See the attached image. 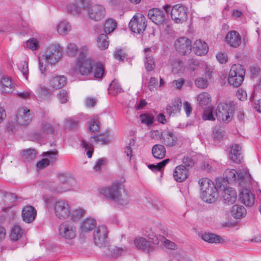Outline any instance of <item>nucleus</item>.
I'll return each instance as SVG.
<instances>
[{"label": "nucleus", "instance_id": "nucleus-1", "mask_svg": "<svg viewBox=\"0 0 261 261\" xmlns=\"http://www.w3.org/2000/svg\"><path fill=\"white\" fill-rule=\"evenodd\" d=\"M101 192L102 195L120 204L125 205L129 201L127 191L121 187L119 182H115L111 186L103 188Z\"/></svg>", "mask_w": 261, "mask_h": 261}, {"label": "nucleus", "instance_id": "nucleus-2", "mask_svg": "<svg viewBox=\"0 0 261 261\" xmlns=\"http://www.w3.org/2000/svg\"><path fill=\"white\" fill-rule=\"evenodd\" d=\"M225 175L228 182L234 184L240 188L249 187L251 185V175L246 171L227 169L225 171Z\"/></svg>", "mask_w": 261, "mask_h": 261}, {"label": "nucleus", "instance_id": "nucleus-3", "mask_svg": "<svg viewBox=\"0 0 261 261\" xmlns=\"http://www.w3.org/2000/svg\"><path fill=\"white\" fill-rule=\"evenodd\" d=\"M198 183L201 192L202 199L207 203L216 201L218 197V193L216 187L217 186L207 178H201L199 180Z\"/></svg>", "mask_w": 261, "mask_h": 261}, {"label": "nucleus", "instance_id": "nucleus-4", "mask_svg": "<svg viewBox=\"0 0 261 261\" xmlns=\"http://www.w3.org/2000/svg\"><path fill=\"white\" fill-rule=\"evenodd\" d=\"M72 181V179L66 174L60 173L58 174L56 181L49 182L47 186L53 193L60 194L70 191L71 189Z\"/></svg>", "mask_w": 261, "mask_h": 261}, {"label": "nucleus", "instance_id": "nucleus-5", "mask_svg": "<svg viewBox=\"0 0 261 261\" xmlns=\"http://www.w3.org/2000/svg\"><path fill=\"white\" fill-rule=\"evenodd\" d=\"M238 108L237 102L232 101L228 103H220L217 106L216 116L218 120L224 123L230 122L233 116L234 111Z\"/></svg>", "mask_w": 261, "mask_h": 261}, {"label": "nucleus", "instance_id": "nucleus-6", "mask_svg": "<svg viewBox=\"0 0 261 261\" xmlns=\"http://www.w3.org/2000/svg\"><path fill=\"white\" fill-rule=\"evenodd\" d=\"M87 51L86 47L81 48V55L78 58L76 65L75 67V70L78 71L81 75H87L91 72L92 65L93 63L92 61L87 58L86 55Z\"/></svg>", "mask_w": 261, "mask_h": 261}, {"label": "nucleus", "instance_id": "nucleus-7", "mask_svg": "<svg viewBox=\"0 0 261 261\" xmlns=\"http://www.w3.org/2000/svg\"><path fill=\"white\" fill-rule=\"evenodd\" d=\"M245 74V70L242 65H233L229 72L228 83L234 87H238L243 82Z\"/></svg>", "mask_w": 261, "mask_h": 261}, {"label": "nucleus", "instance_id": "nucleus-8", "mask_svg": "<svg viewBox=\"0 0 261 261\" xmlns=\"http://www.w3.org/2000/svg\"><path fill=\"white\" fill-rule=\"evenodd\" d=\"M216 185L220 190L223 191L222 197L225 203L232 204L235 202L237 198V192L232 188L226 187V182L224 179L217 178Z\"/></svg>", "mask_w": 261, "mask_h": 261}, {"label": "nucleus", "instance_id": "nucleus-9", "mask_svg": "<svg viewBox=\"0 0 261 261\" xmlns=\"http://www.w3.org/2000/svg\"><path fill=\"white\" fill-rule=\"evenodd\" d=\"M54 213L56 217L60 220L69 218L71 213V208L68 201L59 199L53 204Z\"/></svg>", "mask_w": 261, "mask_h": 261}, {"label": "nucleus", "instance_id": "nucleus-10", "mask_svg": "<svg viewBox=\"0 0 261 261\" xmlns=\"http://www.w3.org/2000/svg\"><path fill=\"white\" fill-rule=\"evenodd\" d=\"M164 10L159 9H152L148 11V16L149 19L155 24L161 25L167 24V20L166 18L165 11L168 13L170 11L171 8L166 5L164 7Z\"/></svg>", "mask_w": 261, "mask_h": 261}, {"label": "nucleus", "instance_id": "nucleus-11", "mask_svg": "<svg viewBox=\"0 0 261 261\" xmlns=\"http://www.w3.org/2000/svg\"><path fill=\"white\" fill-rule=\"evenodd\" d=\"M43 56L47 59L48 64L53 65L59 61L62 56V49L59 44H51L46 49Z\"/></svg>", "mask_w": 261, "mask_h": 261}, {"label": "nucleus", "instance_id": "nucleus-12", "mask_svg": "<svg viewBox=\"0 0 261 261\" xmlns=\"http://www.w3.org/2000/svg\"><path fill=\"white\" fill-rule=\"evenodd\" d=\"M58 232L62 238L71 240L76 236V227L71 222L65 221L59 225Z\"/></svg>", "mask_w": 261, "mask_h": 261}, {"label": "nucleus", "instance_id": "nucleus-13", "mask_svg": "<svg viewBox=\"0 0 261 261\" xmlns=\"http://www.w3.org/2000/svg\"><path fill=\"white\" fill-rule=\"evenodd\" d=\"M146 18L142 14L135 15L129 23L130 30L136 33H143L146 28Z\"/></svg>", "mask_w": 261, "mask_h": 261}, {"label": "nucleus", "instance_id": "nucleus-14", "mask_svg": "<svg viewBox=\"0 0 261 261\" xmlns=\"http://www.w3.org/2000/svg\"><path fill=\"white\" fill-rule=\"evenodd\" d=\"M172 19L177 23L185 21L187 18V9L182 5L174 6L171 10Z\"/></svg>", "mask_w": 261, "mask_h": 261}, {"label": "nucleus", "instance_id": "nucleus-15", "mask_svg": "<svg viewBox=\"0 0 261 261\" xmlns=\"http://www.w3.org/2000/svg\"><path fill=\"white\" fill-rule=\"evenodd\" d=\"M33 115L31 111L26 107L19 108L16 113V120L21 125H27L32 121Z\"/></svg>", "mask_w": 261, "mask_h": 261}, {"label": "nucleus", "instance_id": "nucleus-16", "mask_svg": "<svg viewBox=\"0 0 261 261\" xmlns=\"http://www.w3.org/2000/svg\"><path fill=\"white\" fill-rule=\"evenodd\" d=\"M89 19L98 21L103 19L105 16V8L100 5H91L87 9Z\"/></svg>", "mask_w": 261, "mask_h": 261}, {"label": "nucleus", "instance_id": "nucleus-17", "mask_svg": "<svg viewBox=\"0 0 261 261\" xmlns=\"http://www.w3.org/2000/svg\"><path fill=\"white\" fill-rule=\"evenodd\" d=\"M107 228L105 226H98L94 231L93 237L95 244L102 247L107 243Z\"/></svg>", "mask_w": 261, "mask_h": 261}, {"label": "nucleus", "instance_id": "nucleus-18", "mask_svg": "<svg viewBox=\"0 0 261 261\" xmlns=\"http://www.w3.org/2000/svg\"><path fill=\"white\" fill-rule=\"evenodd\" d=\"M249 187H240V198L241 201L247 206H252L255 201V195L249 189Z\"/></svg>", "mask_w": 261, "mask_h": 261}, {"label": "nucleus", "instance_id": "nucleus-19", "mask_svg": "<svg viewBox=\"0 0 261 261\" xmlns=\"http://www.w3.org/2000/svg\"><path fill=\"white\" fill-rule=\"evenodd\" d=\"M174 46L177 51L185 55L189 53L191 49V41L186 37H181L175 41Z\"/></svg>", "mask_w": 261, "mask_h": 261}, {"label": "nucleus", "instance_id": "nucleus-20", "mask_svg": "<svg viewBox=\"0 0 261 261\" xmlns=\"http://www.w3.org/2000/svg\"><path fill=\"white\" fill-rule=\"evenodd\" d=\"M55 132L54 127L47 122H43L40 125V132H36L33 135L34 140H39L44 137V134L52 135Z\"/></svg>", "mask_w": 261, "mask_h": 261}, {"label": "nucleus", "instance_id": "nucleus-21", "mask_svg": "<svg viewBox=\"0 0 261 261\" xmlns=\"http://www.w3.org/2000/svg\"><path fill=\"white\" fill-rule=\"evenodd\" d=\"M225 41L232 47L237 48L241 43V37L236 31H230L225 36Z\"/></svg>", "mask_w": 261, "mask_h": 261}, {"label": "nucleus", "instance_id": "nucleus-22", "mask_svg": "<svg viewBox=\"0 0 261 261\" xmlns=\"http://www.w3.org/2000/svg\"><path fill=\"white\" fill-rule=\"evenodd\" d=\"M36 216L37 211L33 206L27 205L22 210V218L25 223H32L35 219Z\"/></svg>", "mask_w": 261, "mask_h": 261}, {"label": "nucleus", "instance_id": "nucleus-23", "mask_svg": "<svg viewBox=\"0 0 261 261\" xmlns=\"http://www.w3.org/2000/svg\"><path fill=\"white\" fill-rule=\"evenodd\" d=\"M101 248L102 253L106 255L111 256H117L121 255L126 250V248L117 247L113 245H108L107 243Z\"/></svg>", "mask_w": 261, "mask_h": 261}, {"label": "nucleus", "instance_id": "nucleus-24", "mask_svg": "<svg viewBox=\"0 0 261 261\" xmlns=\"http://www.w3.org/2000/svg\"><path fill=\"white\" fill-rule=\"evenodd\" d=\"M134 243L138 249L146 252L149 253L154 249V247L151 244V242L143 237L136 238L134 240Z\"/></svg>", "mask_w": 261, "mask_h": 261}, {"label": "nucleus", "instance_id": "nucleus-25", "mask_svg": "<svg viewBox=\"0 0 261 261\" xmlns=\"http://www.w3.org/2000/svg\"><path fill=\"white\" fill-rule=\"evenodd\" d=\"M162 142L167 146L172 147L175 146L178 142L176 136L171 132H164L161 137Z\"/></svg>", "mask_w": 261, "mask_h": 261}, {"label": "nucleus", "instance_id": "nucleus-26", "mask_svg": "<svg viewBox=\"0 0 261 261\" xmlns=\"http://www.w3.org/2000/svg\"><path fill=\"white\" fill-rule=\"evenodd\" d=\"M229 158L233 162L239 163L242 159L241 147L239 144L232 145L229 152Z\"/></svg>", "mask_w": 261, "mask_h": 261}, {"label": "nucleus", "instance_id": "nucleus-27", "mask_svg": "<svg viewBox=\"0 0 261 261\" xmlns=\"http://www.w3.org/2000/svg\"><path fill=\"white\" fill-rule=\"evenodd\" d=\"M174 179L177 182L184 181L188 177V170L185 166L179 165L177 166L173 172Z\"/></svg>", "mask_w": 261, "mask_h": 261}, {"label": "nucleus", "instance_id": "nucleus-28", "mask_svg": "<svg viewBox=\"0 0 261 261\" xmlns=\"http://www.w3.org/2000/svg\"><path fill=\"white\" fill-rule=\"evenodd\" d=\"M193 50L198 56L205 55L208 49L207 44L201 40H197L193 44Z\"/></svg>", "mask_w": 261, "mask_h": 261}, {"label": "nucleus", "instance_id": "nucleus-29", "mask_svg": "<svg viewBox=\"0 0 261 261\" xmlns=\"http://www.w3.org/2000/svg\"><path fill=\"white\" fill-rule=\"evenodd\" d=\"M181 106L182 102L180 99H176L167 106L166 111L170 116L174 115L180 112Z\"/></svg>", "mask_w": 261, "mask_h": 261}, {"label": "nucleus", "instance_id": "nucleus-30", "mask_svg": "<svg viewBox=\"0 0 261 261\" xmlns=\"http://www.w3.org/2000/svg\"><path fill=\"white\" fill-rule=\"evenodd\" d=\"M67 83V79L63 75H58L52 77L49 85L52 88L58 89L64 87Z\"/></svg>", "mask_w": 261, "mask_h": 261}, {"label": "nucleus", "instance_id": "nucleus-31", "mask_svg": "<svg viewBox=\"0 0 261 261\" xmlns=\"http://www.w3.org/2000/svg\"><path fill=\"white\" fill-rule=\"evenodd\" d=\"M230 213L233 218L240 219L246 216L247 212L246 208L243 206L236 204L231 207Z\"/></svg>", "mask_w": 261, "mask_h": 261}, {"label": "nucleus", "instance_id": "nucleus-32", "mask_svg": "<svg viewBox=\"0 0 261 261\" xmlns=\"http://www.w3.org/2000/svg\"><path fill=\"white\" fill-rule=\"evenodd\" d=\"M96 225V221L94 219L88 218L81 222L80 228L82 231L89 232L92 230Z\"/></svg>", "mask_w": 261, "mask_h": 261}, {"label": "nucleus", "instance_id": "nucleus-33", "mask_svg": "<svg viewBox=\"0 0 261 261\" xmlns=\"http://www.w3.org/2000/svg\"><path fill=\"white\" fill-rule=\"evenodd\" d=\"M145 236L148 238L150 242L154 245H158L160 242V235L156 236L154 230L152 227H147L145 229Z\"/></svg>", "mask_w": 261, "mask_h": 261}, {"label": "nucleus", "instance_id": "nucleus-34", "mask_svg": "<svg viewBox=\"0 0 261 261\" xmlns=\"http://www.w3.org/2000/svg\"><path fill=\"white\" fill-rule=\"evenodd\" d=\"M166 153V149L162 145H154L152 148V154L156 159H163L165 156Z\"/></svg>", "mask_w": 261, "mask_h": 261}, {"label": "nucleus", "instance_id": "nucleus-35", "mask_svg": "<svg viewBox=\"0 0 261 261\" xmlns=\"http://www.w3.org/2000/svg\"><path fill=\"white\" fill-rule=\"evenodd\" d=\"M57 30L60 35H66L71 31V27L69 22L63 20L59 23Z\"/></svg>", "mask_w": 261, "mask_h": 261}, {"label": "nucleus", "instance_id": "nucleus-36", "mask_svg": "<svg viewBox=\"0 0 261 261\" xmlns=\"http://www.w3.org/2000/svg\"><path fill=\"white\" fill-rule=\"evenodd\" d=\"M23 233V230L18 225H14L11 231L10 238L13 241H17L21 238Z\"/></svg>", "mask_w": 261, "mask_h": 261}, {"label": "nucleus", "instance_id": "nucleus-37", "mask_svg": "<svg viewBox=\"0 0 261 261\" xmlns=\"http://www.w3.org/2000/svg\"><path fill=\"white\" fill-rule=\"evenodd\" d=\"M109 45L108 36L105 34L99 35L97 38V45L101 50L107 48Z\"/></svg>", "mask_w": 261, "mask_h": 261}, {"label": "nucleus", "instance_id": "nucleus-38", "mask_svg": "<svg viewBox=\"0 0 261 261\" xmlns=\"http://www.w3.org/2000/svg\"><path fill=\"white\" fill-rule=\"evenodd\" d=\"M109 133L107 132L91 137L96 143H100L101 145H106L110 143V139L109 137Z\"/></svg>", "mask_w": 261, "mask_h": 261}, {"label": "nucleus", "instance_id": "nucleus-39", "mask_svg": "<svg viewBox=\"0 0 261 261\" xmlns=\"http://www.w3.org/2000/svg\"><path fill=\"white\" fill-rule=\"evenodd\" d=\"M202 239L205 242L210 243H219L221 240L220 236L211 233H205L201 236Z\"/></svg>", "mask_w": 261, "mask_h": 261}, {"label": "nucleus", "instance_id": "nucleus-40", "mask_svg": "<svg viewBox=\"0 0 261 261\" xmlns=\"http://www.w3.org/2000/svg\"><path fill=\"white\" fill-rule=\"evenodd\" d=\"M197 100L199 105L203 108L208 106L211 101V98L208 93L203 92L198 95Z\"/></svg>", "mask_w": 261, "mask_h": 261}, {"label": "nucleus", "instance_id": "nucleus-41", "mask_svg": "<svg viewBox=\"0 0 261 261\" xmlns=\"http://www.w3.org/2000/svg\"><path fill=\"white\" fill-rule=\"evenodd\" d=\"M1 85L3 86V92L5 93L11 92L13 90V85L11 81L8 77H3L1 79Z\"/></svg>", "mask_w": 261, "mask_h": 261}, {"label": "nucleus", "instance_id": "nucleus-42", "mask_svg": "<svg viewBox=\"0 0 261 261\" xmlns=\"http://www.w3.org/2000/svg\"><path fill=\"white\" fill-rule=\"evenodd\" d=\"M86 211L82 208H76L71 211L69 218L73 221H78L85 215Z\"/></svg>", "mask_w": 261, "mask_h": 261}, {"label": "nucleus", "instance_id": "nucleus-43", "mask_svg": "<svg viewBox=\"0 0 261 261\" xmlns=\"http://www.w3.org/2000/svg\"><path fill=\"white\" fill-rule=\"evenodd\" d=\"M144 65L145 69L147 71H151L154 70L155 65L153 57L147 55L144 59Z\"/></svg>", "mask_w": 261, "mask_h": 261}, {"label": "nucleus", "instance_id": "nucleus-44", "mask_svg": "<svg viewBox=\"0 0 261 261\" xmlns=\"http://www.w3.org/2000/svg\"><path fill=\"white\" fill-rule=\"evenodd\" d=\"M117 26L116 21L113 19H109L105 22L104 31L107 34H110L114 31Z\"/></svg>", "mask_w": 261, "mask_h": 261}, {"label": "nucleus", "instance_id": "nucleus-45", "mask_svg": "<svg viewBox=\"0 0 261 261\" xmlns=\"http://www.w3.org/2000/svg\"><path fill=\"white\" fill-rule=\"evenodd\" d=\"M170 65L172 68V72L174 73H182L184 68L182 63L178 60H172L170 62Z\"/></svg>", "mask_w": 261, "mask_h": 261}, {"label": "nucleus", "instance_id": "nucleus-46", "mask_svg": "<svg viewBox=\"0 0 261 261\" xmlns=\"http://www.w3.org/2000/svg\"><path fill=\"white\" fill-rule=\"evenodd\" d=\"M122 88L119 83L116 81H113L110 85L109 88V93L112 95H116L121 92Z\"/></svg>", "mask_w": 261, "mask_h": 261}, {"label": "nucleus", "instance_id": "nucleus-47", "mask_svg": "<svg viewBox=\"0 0 261 261\" xmlns=\"http://www.w3.org/2000/svg\"><path fill=\"white\" fill-rule=\"evenodd\" d=\"M81 145L83 148L87 149L86 154L89 158L92 157L93 152V146L92 144L84 139L81 140Z\"/></svg>", "mask_w": 261, "mask_h": 261}, {"label": "nucleus", "instance_id": "nucleus-48", "mask_svg": "<svg viewBox=\"0 0 261 261\" xmlns=\"http://www.w3.org/2000/svg\"><path fill=\"white\" fill-rule=\"evenodd\" d=\"M43 156L48 159L49 163L55 162L58 160V151L57 149L43 152Z\"/></svg>", "mask_w": 261, "mask_h": 261}, {"label": "nucleus", "instance_id": "nucleus-49", "mask_svg": "<svg viewBox=\"0 0 261 261\" xmlns=\"http://www.w3.org/2000/svg\"><path fill=\"white\" fill-rule=\"evenodd\" d=\"M79 50L77 46L74 43H69L67 44L66 51L67 54L70 57H74L76 56Z\"/></svg>", "mask_w": 261, "mask_h": 261}, {"label": "nucleus", "instance_id": "nucleus-50", "mask_svg": "<svg viewBox=\"0 0 261 261\" xmlns=\"http://www.w3.org/2000/svg\"><path fill=\"white\" fill-rule=\"evenodd\" d=\"M169 159H166L158 163L156 165L150 164L148 167L152 171L156 172L161 170L169 162Z\"/></svg>", "mask_w": 261, "mask_h": 261}, {"label": "nucleus", "instance_id": "nucleus-51", "mask_svg": "<svg viewBox=\"0 0 261 261\" xmlns=\"http://www.w3.org/2000/svg\"><path fill=\"white\" fill-rule=\"evenodd\" d=\"M199 65V61L192 58L188 61L186 65V68L187 70L190 71H194L198 69Z\"/></svg>", "mask_w": 261, "mask_h": 261}, {"label": "nucleus", "instance_id": "nucleus-52", "mask_svg": "<svg viewBox=\"0 0 261 261\" xmlns=\"http://www.w3.org/2000/svg\"><path fill=\"white\" fill-rule=\"evenodd\" d=\"M57 98L60 103H65L68 100L69 93L66 90L62 89L58 93Z\"/></svg>", "mask_w": 261, "mask_h": 261}, {"label": "nucleus", "instance_id": "nucleus-53", "mask_svg": "<svg viewBox=\"0 0 261 261\" xmlns=\"http://www.w3.org/2000/svg\"><path fill=\"white\" fill-rule=\"evenodd\" d=\"M36 152L33 149H28L23 151L22 155L26 161H30L34 159L36 157Z\"/></svg>", "mask_w": 261, "mask_h": 261}, {"label": "nucleus", "instance_id": "nucleus-54", "mask_svg": "<svg viewBox=\"0 0 261 261\" xmlns=\"http://www.w3.org/2000/svg\"><path fill=\"white\" fill-rule=\"evenodd\" d=\"M38 93L40 97H45L51 95L50 90L45 86L39 85L37 88Z\"/></svg>", "mask_w": 261, "mask_h": 261}, {"label": "nucleus", "instance_id": "nucleus-55", "mask_svg": "<svg viewBox=\"0 0 261 261\" xmlns=\"http://www.w3.org/2000/svg\"><path fill=\"white\" fill-rule=\"evenodd\" d=\"M89 129L92 132L97 131L99 129V121L97 118H91L89 121Z\"/></svg>", "mask_w": 261, "mask_h": 261}, {"label": "nucleus", "instance_id": "nucleus-56", "mask_svg": "<svg viewBox=\"0 0 261 261\" xmlns=\"http://www.w3.org/2000/svg\"><path fill=\"white\" fill-rule=\"evenodd\" d=\"M66 12L69 14L76 15L81 12V9L74 4H69L66 7Z\"/></svg>", "mask_w": 261, "mask_h": 261}, {"label": "nucleus", "instance_id": "nucleus-57", "mask_svg": "<svg viewBox=\"0 0 261 261\" xmlns=\"http://www.w3.org/2000/svg\"><path fill=\"white\" fill-rule=\"evenodd\" d=\"M27 46L32 51H34L39 48V45L37 39L31 38L27 41Z\"/></svg>", "mask_w": 261, "mask_h": 261}, {"label": "nucleus", "instance_id": "nucleus-58", "mask_svg": "<svg viewBox=\"0 0 261 261\" xmlns=\"http://www.w3.org/2000/svg\"><path fill=\"white\" fill-rule=\"evenodd\" d=\"M114 56L115 59L119 61H123L126 57V54L124 50L120 48H117L114 53Z\"/></svg>", "mask_w": 261, "mask_h": 261}, {"label": "nucleus", "instance_id": "nucleus-59", "mask_svg": "<svg viewBox=\"0 0 261 261\" xmlns=\"http://www.w3.org/2000/svg\"><path fill=\"white\" fill-rule=\"evenodd\" d=\"M39 68L42 74H44L46 71L47 59L42 55L38 58Z\"/></svg>", "mask_w": 261, "mask_h": 261}, {"label": "nucleus", "instance_id": "nucleus-60", "mask_svg": "<svg viewBox=\"0 0 261 261\" xmlns=\"http://www.w3.org/2000/svg\"><path fill=\"white\" fill-rule=\"evenodd\" d=\"M160 242L167 248L174 250L176 248V245L173 242L166 239L163 236H160Z\"/></svg>", "mask_w": 261, "mask_h": 261}, {"label": "nucleus", "instance_id": "nucleus-61", "mask_svg": "<svg viewBox=\"0 0 261 261\" xmlns=\"http://www.w3.org/2000/svg\"><path fill=\"white\" fill-rule=\"evenodd\" d=\"M202 118L204 120H214L215 118L214 115L213 114V109L211 108H208L207 109L205 110L203 116Z\"/></svg>", "mask_w": 261, "mask_h": 261}, {"label": "nucleus", "instance_id": "nucleus-62", "mask_svg": "<svg viewBox=\"0 0 261 261\" xmlns=\"http://www.w3.org/2000/svg\"><path fill=\"white\" fill-rule=\"evenodd\" d=\"M104 73V68L101 63H97L96 68L94 72V75L96 78L102 77Z\"/></svg>", "mask_w": 261, "mask_h": 261}, {"label": "nucleus", "instance_id": "nucleus-63", "mask_svg": "<svg viewBox=\"0 0 261 261\" xmlns=\"http://www.w3.org/2000/svg\"><path fill=\"white\" fill-rule=\"evenodd\" d=\"M65 126L69 128H74L79 124V121L77 120L68 118L65 120Z\"/></svg>", "mask_w": 261, "mask_h": 261}, {"label": "nucleus", "instance_id": "nucleus-64", "mask_svg": "<svg viewBox=\"0 0 261 261\" xmlns=\"http://www.w3.org/2000/svg\"><path fill=\"white\" fill-rule=\"evenodd\" d=\"M142 123L149 125L153 123V117L146 114H141L140 116Z\"/></svg>", "mask_w": 261, "mask_h": 261}]
</instances>
